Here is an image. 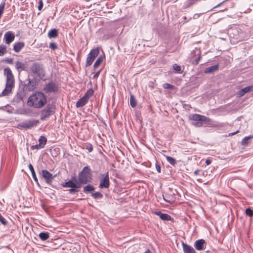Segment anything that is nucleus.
Here are the masks:
<instances>
[{
  "label": "nucleus",
  "instance_id": "obj_8",
  "mask_svg": "<svg viewBox=\"0 0 253 253\" xmlns=\"http://www.w3.org/2000/svg\"><path fill=\"white\" fill-rule=\"evenodd\" d=\"M230 35L233 36V38L237 40H240L243 38L244 33L243 31L239 27L235 26L230 28L229 30Z\"/></svg>",
  "mask_w": 253,
  "mask_h": 253
},
{
  "label": "nucleus",
  "instance_id": "obj_15",
  "mask_svg": "<svg viewBox=\"0 0 253 253\" xmlns=\"http://www.w3.org/2000/svg\"><path fill=\"white\" fill-rule=\"evenodd\" d=\"M63 187H70V188H80L81 185L79 182L77 181L75 182L73 180H70L67 182L61 184Z\"/></svg>",
  "mask_w": 253,
  "mask_h": 253
},
{
  "label": "nucleus",
  "instance_id": "obj_47",
  "mask_svg": "<svg viewBox=\"0 0 253 253\" xmlns=\"http://www.w3.org/2000/svg\"><path fill=\"white\" fill-rule=\"evenodd\" d=\"M239 132V130H237V131H235V132H231V133H229V134H228V135H229V136H233V135H235V134H236L238 133Z\"/></svg>",
  "mask_w": 253,
  "mask_h": 253
},
{
  "label": "nucleus",
  "instance_id": "obj_26",
  "mask_svg": "<svg viewBox=\"0 0 253 253\" xmlns=\"http://www.w3.org/2000/svg\"><path fill=\"white\" fill-rule=\"evenodd\" d=\"M218 69V65H215L211 66L209 68H207L205 70V73H213L217 71Z\"/></svg>",
  "mask_w": 253,
  "mask_h": 253
},
{
  "label": "nucleus",
  "instance_id": "obj_27",
  "mask_svg": "<svg viewBox=\"0 0 253 253\" xmlns=\"http://www.w3.org/2000/svg\"><path fill=\"white\" fill-rule=\"evenodd\" d=\"M105 58V56L104 55L99 56L93 65L94 68H97L101 64Z\"/></svg>",
  "mask_w": 253,
  "mask_h": 253
},
{
  "label": "nucleus",
  "instance_id": "obj_46",
  "mask_svg": "<svg viewBox=\"0 0 253 253\" xmlns=\"http://www.w3.org/2000/svg\"><path fill=\"white\" fill-rule=\"evenodd\" d=\"M156 169L158 172H161V167L157 163L156 164Z\"/></svg>",
  "mask_w": 253,
  "mask_h": 253
},
{
  "label": "nucleus",
  "instance_id": "obj_14",
  "mask_svg": "<svg viewBox=\"0 0 253 253\" xmlns=\"http://www.w3.org/2000/svg\"><path fill=\"white\" fill-rule=\"evenodd\" d=\"M43 89L46 93L55 92L57 90V86L56 84L49 82L45 84Z\"/></svg>",
  "mask_w": 253,
  "mask_h": 253
},
{
  "label": "nucleus",
  "instance_id": "obj_30",
  "mask_svg": "<svg viewBox=\"0 0 253 253\" xmlns=\"http://www.w3.org/2000/svg\"><path fill=\"white\" fill-rule=\"evenodd\" d=\"M91 196L94 199H101L103 198V195L99 192H96L91 194Z\"/></svg>",
  "mask_w": 253,
  "mask_h": 253
},
{
  "label": "nucleus",
  "instance_id": "obj_2",
  "mask_svg": "<svg viewBox=\"0 0 253 253\" xmlns=\"http://www.w3.org/2000/svg\"><path fill=\"white\" fill-rule=\"evenodd\" d=\"M4 74L6 77V81L5 87L2 91V95H6L11 92L12 88L14 86V78L11 69L8 67L5 68L4 69Z\"/></svg>",
  "mask_w": 253,
  "mask_h": 253
},
{
  "label": "nucleus",
  "instance_id": "obj_49",
  "mask_svg": "<svg viewBox=\"0 0 253 253\" xmlns=\"http://www.w3.org/2000/svg\"><path fill=\"white\" fill-rule=\"evenodd\" d=\"M205 163H206L207 165H210L211 164V160L210 159H208L207 160H206Z\"/></svg>",
  "mask_w": 253,
  "mask_h": 253
},
{
  "label": "nucleus",
  "instance_id": "obj_31",
  "mask_svg": "<svg viewBox=\"0 0 253 253\" xmlns=\"http://www.w3.org/2000/svg\"><path fill=\"white\" fill-rule=\"evenodd\" d=\"M166 158L167 161L170 164H171V165H172L173 166H174L175 165L176 162V160L175 159H174L173 158H172L171 157L169 156H166Z\"/></svg>",
  "mask_w": 253,
  "mask_h": 253
},
{
  "label": "nucleus",
  "instance_id": "obj_45",
  "mask_svg": "<svg viewBox=\"0 0 253 253\" xmlns=\"http://www.w3.org/2000/svg\"><path fill=\"white\" fill-rule=\"evenodd\" d=\"M101 70H99L97 72H96L94 75H93V79H96V78H97L98 77V76H99L100 73H101Z\"/></svg>",
  "mask_w": 253,
  "mask_h": 253
},
{
  "label": "nucleus",
  "instance_id": "obj_1",
  "mask_svg": "<svg viewBox=\"0 0 253 253\" xmlns=\"http://www.w3.org/2000/svg\"><path fill=\"white\" fill-rule=\"evenodd\" d=\"M46 102L47 99L44 93L41 91H36L29 97L27 105L35 108H41Z\"/></svg>",
  "mask_w": 253,
  "mask_h": 253
},
{
  "label": "nucleus",
  "instance_id": "obj_21",
  "mask_svg": "<svg viewBox=\"0 0 253 253\" xmlns=\"http://www.w3.org/2000/svg\"><path fill=\"white\" fill-rule=\"evenodd\" d=\"M193 53L197 54V57L195 58V60L193 62V64L196 65L198 64L199 61L200 60V59L201 58V53L200 49L197 48H195L193 50Z\"/></svg>",
  "mask_w": 253,
  "mask_h": 253
},
{
  "label": "nucleus",
  "instance_id": "obj_35",
  "mask_svg": "<svg viewBox=\"0 0 253 253\" xmlns=\"http://www.w3.org/2000/svg\"><path fill=\"white\" fill-rule=\"evenodd\" d=\"M6 52V46L3 44L0 45V56L4 55Z\"/></svg>",
  "mask_w": 253,
  "mask_h": 253
},
{
  "label": "nucleus",
  "instance_id": "obj_48",
  "mask_svg": "<svg viewBox=\"0 0 253 253\" xmlns=\"http://www.w3.org/2000/svg\"><path fill=\"white\" fill-rule=\"evenodd\" d=\"M6 62L9 64H12L13 63L12 58H9L6 59Z\"/></svg>",
  "mask_w": 253,
  "mask_h": 253
},
{
  "label": "nucleus",
  "instance_id": "obj_9",
  "mask_svg": "<svg viewBox=\"0 0 253 253\" xmlns=\"http://www.w3.org/2000/svg\"><path fill=\"white\" fill-rule=\"evenodd\" d=\"M39 121L37 120H28L20 123L18 126L20 128L29 129L36 126Z\"/></svg>",
  "mask_w": 253,
  "mask_h": 253
},
{
  "label": "nucleus",
  "instance_id": "obj_34",
  "mask_svg": "<svg viewBox=\"0 0 253 253\" xmlns=\"http://www.w3.org/2000/svg\"><path fill=\"white\" fill-rule=\"evenodd\" d=\"M130 105L133 108L136 106V101L133 95H131L130 97Z\"/></svg>",
  "mask_w": 253,
  "mask_h": 253
},
{
  "label": "nucleus",
  "instance_id": "obj_39",
  "mask_svg": "<svg viewBox=\"0 0 253 253\" xmlns=\"http://www.w3.org/2000/svg\"><path fill=\"white\" fill-rule=\"evenodd\" d=\"M246 213L248 215L251 217L253 216V211L250 208L246 209Z\"/></svg>",
  "mask_w": 253,
  "mask_h": 253
},
{
  "label": "nucleus",
  "instance_id": "obj_56",
  "mask_svg": "<svg viewBox=\"0 0 253 253\" xmlns=\"http://www.w3.org/2000/svg\"><path fill=\"white\" fill-rule=\"evenodd\" d=\"M184 19L186 20V16H184Z\"/></svg>",
  "mask_w": 253,
  "mask_h": 253
},
{
  "label": "nucleus",
  "instance_id": "obj_38",
  "mask_svg": "<svg viewBox=\"0 0 253 253\" xmlns=\"http://www.w3.org/2000/svg\"><path fill=\"white\" fill-rule=\"evenodd\" d=\"M49 48L52 50H55L57 48V45L55 42H51L49 44Z\"/></svg>",
  "mask_w": 253,
  "mask_h": 253
},
{
  "label": "nucleus",
  "instance_id": "obj_22",
  "mask_svg": "<svg viewBox=\"0 0 253 253\" xmlns=\"http://www.w3.org/2000/svg\"><path fill=\"white\" fill-rule=\"evenodd\" d=\"M155 213L159 216L160 218L163 220L169 221L171 219V216L168 214L161 213L159 211H155Z\"/></svg>",
  "mask_w": 253,
  "mask_h": 253
},
{
  "label": "nucleus",
  "instance_id": "obj_41",
  "mask_svg": "<svg viewBox=\"0 0 253 253\" xmlns=\"http://www.w3.org/2000/svg\"><path fill=\"white\" fill-rule=\"evenodd\" d=\"M77 188H71L68 190L69 193L72 194L78 192L79 190L77 189Z\"/></svg>",
  "mask_w": 253,
  "mask_h": 253
},
{
  "label": "nucleus",
  "instance_id": "obj_20",
  "mask_svg": "<svg viewBox=\"0 0 253 253\" xmlns=\"http://www.w3.org/2000/svg\"><path fill=\"white\" fill-rule=\"evenodd\" d=\"M182 246L184 253H196L194 248L190 245L182 242Z\"/></svg>",
  "mask_w": 253,
  "mask_h": 253
},
{
  "label": "nucleus",
  "instance_id": "obj_40",
  "mask_svg": "<svg viewBox=\"0 0 253 253\" xmlns=\"http://www.w3.org/2000/svg\"><path fill=\"white\" fill-rule=\"evenodd\" d=\"M163 87L166 89H173V86L169 84L166 83L164 84Z\"/></svg>",
  "mask_w": 253,
  "mask_h": 253
},
{
  "label": "nucleus",
  "instance_id": "obj_51",
  "mask_svg": "<svg viewBox=\"0 0 253 253\" xmlns=\"http://www.w3.org/2000/svg\"><path fill=\"white\" fill-rule=\"evenodd\" d=\"M200 14H195L193 16V18L196 19V18H198L200 16Z\"/></svg>",
  "mask_w": 253,
  "mask_h": 253
},
{
  "label": "nucleus",
  "instance_id": "obj_52",
  "mask_svg": "<svg viewBox=\"0 0 253 253\" xmlns=\"http://www.w3.org/2000/svg\"><path fill=\"white\" fill-rule=\"evenodd\" d=\"M199 169H196L194 172V175H198V173L199 172Z\"/></svg>",
  "mask_w": 253,
  "mask_h": 253
},
{
  "label": "nucleus",
  "instance_id": "obj_43",
  "mask_svg": "<svg viewBox=\"0 0 253 253\" xmlns=\"http://www.w3.org/2000/svg\"><path fill=\"white\" fill-rule=\"evenodd\" d=\"M43 7V2L42 0H40L39 2L38 9L41 10Z\"/></svg>",
  "mask_w": 253,
  "mask_h": 253
},
{
  "label": "nucleus",
  "instance_id": "obj_28",
  "mask_svg": "<svg viewBox=\"0 0 253 253\" xmlns=\"http://www.w3.org/2000/svg\"><path fill=\"white\" fill-rule=\"evenodd\" d=\"M94 189L95 188L93 185L88 184L84 187L83 191L85 193H89L94 191Z\"/></svg>",
  "mask_w": 253,
  "mask_h": 253
},
{
  "label": "nucleus",
  "instance_id": "obj_13",
  "mask_svg": "<svg viewBox=\"0 0 253 253\" xmlns=\"http://www.w3.org/2000/svg\"><path fill=\"white\" fill-rule=\"evenodd\" d=\"M53 111L51 108L48 105L44 109H42L41 113V120L42 121L45 120L46 118L52 114Z\"/></svg>",
  "mask_w": 253,
  "mask_h": 253
},
{
  "label": "nucleus",
  "instance_id": "obj_17",
  "mask_svg": "<svg viewBox=\"0 0 253 253\" xmlns=\"http://www.w3.org/2000/svg\"><path fill=\"white\" fill-rule=\"evenodd\" d=\"M28 83L26 84V89L29 91H33L37 86V83L35 80L27 79Z\"/></svg>",
  "mask_w": 253,
  "mask_h": 253
},
{
  "label": "nucleus",
  "instance_id": "obj_18",
  "mask_svg": "<svg viewBox=\"0 0 253 253\" xmlns=\"http://www.w3.org/2000/svg\"><path fill=\"white\" fill-rule=\"evenodd\" d=\"M15 67L17 71L19 73L22 71L27 70V66L26 63H23L19 61L15 62Z\"/></svg>",
  "mask_w": 253,
  "mask_h": 253
},
{
  "label": "nucleus",
  "instance_id": "obj_24",
  "mask_svg": "<svg viewBox=\"0 0 253 253\" xmlns=\"http://www.w3.org/2000/svg\"><path fill=\"white\" fill-rule=\"evenodd\" d=\"M47 36L48 38H55L58 36V30L56 29H51L48 33Z\"/></svg>",
  "mask_w": 253,
  "mask_h": 253
},
{
  "label": "nucleus",
  "instance_id": "obj_7",
  "mask_svg": "<svg viewBox=\"0 0 253 253\" xmlns=\"http://www.w3.org/2000/svg\"><path fill=\"white\" fill-rule=\"evenodd\" d=\"M99 53L98 48H95L90 50L88 54L85 62V67H88L92 64L95 58Z\"/></svg>",
  "mask_w": 253,
  "mask_h": 253
},
{
  "label": "nucleus",
  "instance_id": "obj_37",
  "mask_svg": "<svg viewBox=\"0 0 253 253\" xmlns=\"http://www.w3.org/2000/svg\"><path fill=\"white\" fill-rule=\"evenodd\" d=\"M0 222L3 225L5 226L7 224V221L6 219L3 217L0 213Z\"/></svg>",
  "mask_w": 253,
  "mask_h": 253
},
{
  "label": "nucleus",
  "instance_id": "obj_11",
  "mask_svg": "<svg viewBox=\"0 0 253 253\" xmlns=\"http://www.w3.org/2000/svg\"><path fill=\"white\" fill-rule=\"evenodd\" d=\"M102 176H104L100 180V182L99 185V187L100 188H108L110 186V180L109 177V172L107 171L105 175L102 174Z\"/></svg>",
  "mask_w": 253,
  "mask_h": 253
},
{
  "label": "nucleus",
  "instance_id": "obj_6",
  "mask_svg": "<svg viewBox=\"0 0 253 253\" xmlns=\"http://www.w3.org/2000/svg\"><path fill=\"white\" fill-rule=\"evenodd\" d=\"M93 92L92 89H88L84 95L76 102V107L80 108L84 106L87 103L90 97L93 95Z\"/></svg>",
  "mask_w": 253,
  "mask_h": 253
},
{
  "label": "nucleus",
  "instance_id": "obj_3",
  "mask_svg": "<svg viewBox=\"0 0 253 253\" xmlns=\"http://www.w3.org/2000/svg\"><path fill=\"white\" fill-rule=\"evenodd\" d=\"M29 70L31 73L34 75H36L40 79H42L45 76L43 65L41 63H33L30 66Z\"/></svg>",
  "mask_w": 253,
  "mask_h": 253
},
{
  "label": "nucleus",
  "instance_id": "obj_10",
  "mask_svg": "<svg viewBox=\"0 0 253 253\" xmlns=\"http://www.w3.org/2000/svg\"><path fill=\"white\" fill-rule=\"evenodd\" d=\"M42 177L45 180L46 183L50 185L54 177L56 176V174L53 175L52 173L46 169H42Z\"/></svg>",
  "mask_w": 253,
  "mask_h": 253
},
{
  "label": "nucleus",
  "instance_id": "obj_33",
  "mask_svg": "<svg viewBox=\"0 0 253 253\" xmlns=\"http://www.w3.org/2000/svg\"><path fill=\"white\" fill-rule=\"evenodd\" d=\"M251 138H253L252 135L245 137L242 140V144L244 146H247L249 143V140Z\"/></svg>",
  "mask_w": 253,
  "mask_h": 253
},
{
  "label": "nucleus",
  "instance_id": "obj_54",
  "mask_svg": "<svg viewBox=\"0 0 253 253\" xmlns=\"http://www.w3.org/2000/svg\"><path fill=\"white\" fill-rule=\"evenodd\" d=\"M225 1H223L222 2L218 4L216 7H218L220 5H221Z\"/></svg>",
  "mask_w": 253,
  "mask_h": 253
},
{
  "label": "nucleus",
  "instance_id": "obj_53",
  "mask_svg": "<svg viewBox=\"0 0 253 253\" xmlns=\"http://www.w3.org/2000/svg\"><path fill=\"white\" fill-rule=\"evenodd\" d=\"M144 253H151L150 250L148 249Z\"/></svg>",
  "mask_w": 253,
  "mask_h": 253
},
{
  "label": "nucleus",
  "instance_id": "obj_55",
  "mask_svg": "<svg viewBox=\"0 0 253 253\" xmlns=\"http://www.w3.org/2000/svg\"><path fill=\"white\" fill-rule=\"evenodd\" d=\"M1 35H2V33L0 32V37L1 36Z\"/></svg>",
  "mask_w": 253,
  "mask_h": 253
},
{
  "label": "nucleus",
  "instance_id": "obj_12",
  "mask_svg": "<svg viewBox=\"0 0 253 253\" xmlns=\"http://www.w3.org/2000/svg\"><path fill=\"white\" fill-rule=\"evenodd\" d=\"M39 144L35 145H32L31 147L32 150H39L43 148L46 144L47 139L45 136H41L38 140Z\"/></svg>",
  "mask_w": 253,
  "mask_h": 253
},
{
  "label": "nucleus",
  "instance_id": "obj_50",
  "mask_svg": "<svg viewBox=\"0 0 253 253\" xmlns=\"http://www.w3.org/2000/svg\"><path fill=\"white\" fill-rule=\"evenodd\" d=\"M191 56L192 58H194V57H197V54H196V53H193L192 51L191 53Z\"/></svg>",
  "mask_w": 253,
  "mask_h": 253
},
{
  "label": "nucleus",
  "instance_id": "obj_32",
  "mask_svg": "<svg viewBox=\"0 0 253 253\" xmlns=\"http://www.w3.org/2000/svg\"><path fill=\"white\" fill-rule=\"evenodd\" d=\"M253 88L252 86H248L243 88L241 91V95H244L245 93L250 91Z\"/></svg>",
  "mask_w": 253,
  "mask_h": 253
},
{
  "label": "nucleus",
  "instance_id": "obj_25",
  "mask_svg": "<svg viewBox=\"0 0 253 253\" xmlns=\"http://www.w3.org/2000/svg\"><path fill=\"white\" fill-rule=\"evenodd\" d=\"M28 167H29V169H30V170L31 171V173H32V176L34 180V181L38 184H39V183H38V178L36 176V172L35 171V170H34V169L32 166V165L31 164H30L29 165H28Z\"/></svg>",
  "mask_w": 253,
  "mask_h": 253
},
{
  "label": "nucleus",
  "instance_id": "obj_4",
  "mask_svg": "<svg viewBox=\"0 0 253 253\" xmlns=\"http://www.w3.org/2000/svg\"><path fill=\"white\" fill-rule=\"evenodd\" d=\"M91 169L88 166L84 167L79 173V182L80 184H85L90 182L91 178Z\"/></svg>",
  "mask_w": 253,
  "mask_h": 253
},
{
  "label": "nucleus",
  "instance_id": "obj_23",
  "mask_svg": "<svg viewBox=\"0 0 253 253\" xmlns=\"http://www.w3.org/2000/svg\"><path fill=\"white\" fill-rule=\"evenodd\" d=\"M25 44L23 42H18L14 44L13 50L15 52H19L24 46Z\"/></svg>",
  "mask_w": 253,
  "mask_h": 253
},
{
  "label": "nucleus",
  "instance_id": "obj_19",
  "mask_svg": "<svg viewBox=\"0 0 253 253\" xmlns=\"http://www.w3.org/2000/svg\"><path fill=\"white\" fill-rule=\"evenodd\" d=\"M205 243L204 239L198 240L195 242L194 246L197 250L201 251L204 249Z\"/></svg>",
  "mask_w": 253,
  "mask_h": 253
},
{
  "label": "nucleus",
  "instance_id": "obj_29",
  "mask_svg": "<svg viewBox=\"0 0 253 253\" xmlns=\"http://www.w3.org/2000/svg\"><path fill=\"white\" fill-rule=\"evenodd\" d=\"M39 237L42 241L46 240L49 237V233L47 232H41L39 234Z\"/></svg>",
  "mask_w": 253,
  "mask_h": 253
},
{
  "label": "nucleus",
  "instance_id": "obj_42",
  "mask_svg": "<svg viewBox=\"0 0 253 253\" xmlns=\"http://www.w3.org/2000/svg\"><path fill=\"white\" fill-rule=\"evenodd\" d=\"M173 69L176 72H179L181 70V67L176 64L173 65Z\"/></svg>",
  "mask_w": 253,
  "mask_h": 253
},
{
  "label": "nucleus",
  "instance_id": "obj_5",
  "mask_svg": "<svg viewBox=\"0 0 253 253\" xmlns=\"http://www.w3.org/2000/svg\"><path fill=\"white\" fill-rule=\"evenodd\" d=\"M189 119L191 120L194 121L199 122L194 124V125L197 127H201L203 126L202 122L210 123L211 122V119L205 116L200 114H194L189 116Z\"/></svg>",
  "mask_w": 253,
  "mask_h": 253
},
{
  "label": "nucleus",
  "instance_id": "obj_16",
  "mask_svg": "<svg viewBox=\"0 0 253 253\" xmlns=\"http://www.w3.org/2000/svg\"><path fill=\"white\" fill-rule=\"evenodd\" d=\"M14 34L11 31L6 32L4 36L5 42L8 44L14 41Z\"/></svg>",
  "mask_w": 253,
  "mask_h": 253
},
{
  "label": "nucleus",
  "instance_id": "obj_36",
  "mask_svg": "<svg viewBox=\"0 0 253 253\" xmlns=\"http://www.w3.org/2000/svg\"><path fill=\"white\" fill-rule=\"evenodd\" d=\"M84 148L87 150L89 152H91L93 150L92 145L89 143L84 144Z\"/></svg>",
  "mask_w": 253,
  "mask_h": 253
},
{
  "label": "nucleus",
  "instance_id": "obj_44",
  "mask_svg": "<svg viewBox=\"0 0 253 253\" xmlns=\"http://www.w3.org/2000/svg\"><path fill=\"white\" fill-rule=\"evenodd\" d=\"M164 197V200L167 203H169V204H171L173 202V201H171L169 199L168 197L167 196H163Z\"/></svg>",
  "mask_w": 253,
  "mask_h": 253
}]
</instances>
